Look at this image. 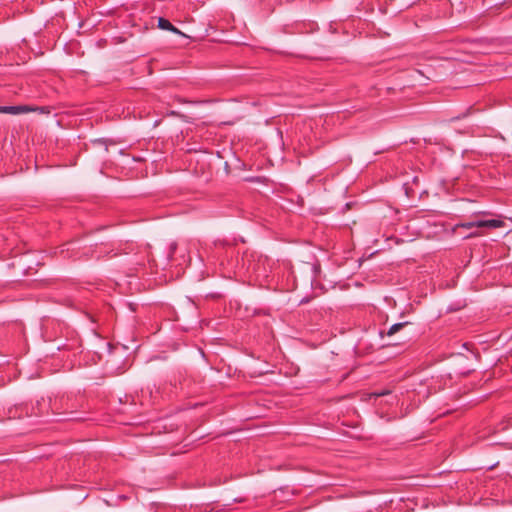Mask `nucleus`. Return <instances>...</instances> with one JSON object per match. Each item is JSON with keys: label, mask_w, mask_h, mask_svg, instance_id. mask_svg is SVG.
<instances>
[{"label": "nucleus", "mask_w": 512, "mask_h": 512, "mask_svg": "<svg viewBox=\"0 0 512 512\" xmlns=\"http://www.w3.org/2000/svg\"><path fill=\"white\" fill-rule=\"evenodd\" d=\"M504 225V222L502 220L497 219H490V220H482V219H476L473 221L468 222H462L455 226V228H465V229H472V228H489V229H496L500 228Z\"/></svg>", "instance_id": "1"}, {"label": "nucleus", "mask_w": 512, "mask_h": 512, "mask_svg": "<svg viewBox=\"0 0 512 512\" xmlns=\"http://www.w3.org/2000/svg\"><path fill=\"white\" fill-rule=\"evenodd\" d=\"M35 109L26 106V105H18V106H0V113H6V114H12V115H18L22 113H28L31 111H34Z\"/></svg>", "instance_id": "2"}, {"label": "nucleus", "mask_w": 512, "mask_h": 512, "mask_svg": "<svg viewBox=\"0 0 512 512\" xmlns=\"http://www.w3.org/2000/svg\"><path fill=\"white\" fill-rule=\"evenodd\" d=\"M158 27L163 30L171 31L175 34H181L180 30L176 28L171 22L165 18L160 17L158 19Z\"/></svg>", "instance_id": "3"}, {"label": "nucleus", "mask_w": 512, "mask_h": 512, "mask_svg": "<svg viewBox=\"0 0 512 512\" xmlns=\"http://www.w3.org/2000/svg\"><path fill=\"white\" fill-rule=\"evenodd\" d=\"M407 324V322H403V323H396V324H393L388 332H387V335L391 336L393 334H395L396 332H398L400 329H402L405 325Z\"/></svg>", "instance_id": "4"}, {"label": "nucleus", "mask_w": 512, "mask_h": 512, "mask_svg": "<svg viewBox=\"0 0 512 512\" xmlns=\"http://www.w3.org/2000/svg\"><path fill=\"white\" fill-rule=\"evenodd\" d=\"M480 235H481V233H479L478 231H473L472 233L467 235L465 238L477 237V236H480Z\"/></svg>", "instance_id": "5"}, {"label": "nucleus", "mask_w": 512, "mask_h": 512, "mask_svg": "<svg viewBox=\"0 0 512 512\" xmlns=\"http://www.w3.org/2000/svg\"><path fill=\"white\" fill-rule=\"evenodd\" d=\"M385 394H386V392H381V393H378L377 395H378V396H383V395H385Z\"/></svg>", "instance_id": "6"}]
</instances>
